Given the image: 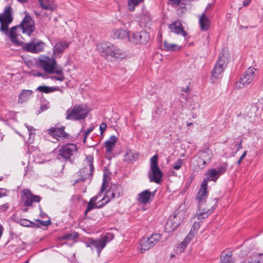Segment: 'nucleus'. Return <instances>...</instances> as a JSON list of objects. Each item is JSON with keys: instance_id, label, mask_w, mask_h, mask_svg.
Wrapping results in <instances>:
<instances>
[{"instance_id": "nucleus-1", "label": "nucleus", "mask_w": 263, "mask_h": 263, "mask_svg": "<svg viewBox=\"0 0 263 263\" xmlns=\"http://www.w3.org/2000/svg\"><path fill=\"white\" fill-rule=\"evenodd\" d=\"M97 50L106 59H123L126 57V53L122 49L109 42L98 44Z\"/></svg>"}, {"instance_id": "nucleus-2", "label": "nucleus", "mask_w": 263, "mask_h": 263, "mask_svg": "<svg viewBox=\"0 0 263 263\" xmlns=\"http://www.w3.org/2000/svg\"><path fill=\"white\" fill-rule=\"evenodd\" d=\"M89 110L85 105H76L68 109L66 112V119L69 120H81L85 119Z\"/></svg>"}, {"instance_id": "nucleus-3", "label": "nucleus", "mask_w": 263, "mask_h": 263, "mask_svg": "<svg viewBox=\"0 0 263 263\" xmlns=\"http://www.w3.org/2000/svg\"><path fill=\"white\" fill-rule=\"evenodd\" d=\"M158 156L155 155L150 159L151 172L148 175L149 181L156 183H159L162 178L163 173L159 167L158 164Z\"/></svg>"}, {"instance_id": "nucleus-4", "label": "nucleus", "mask_w": 263, "mask_h": 263, "mask_svg": "<svg viewBox=\"0 0 263 263\" xmlns=\"http://www.w3.org/2000/svg\"><path fill=\"white\" fill-rule=\"evenodd\" d=\"M108 242V237L104 235L98 239L89 238L87 241L85 242V245L92 250L96 249L98 255L99 256L102 250L105 247Z\"/></svg>"}, {"instance_id": "nucleus-5", "label": "nucleus", "mask_w": 263, "mask_h": 263, "mask_svg": "<svg viewBox=\"0 0 263 263\" xmlns=\"http://www.w3.org/2000/svg\"><path fill=\"white\" fill-rule=\"evenodd\" d=\"M86 160L88 166H85L80 171L81 177L80 178L75 180L74 184L80 182L84 181L87 179H91L92 177L94 166L93 164V158L91 155H88L86 157Z\"/></svg>"}, {"instance_id": "nucleus-6", "label": "nucleus", "mask_w": 263, "mask_h": 263, "mask_svg": "<svg viewBox=\"0 0 263 263\" xmlns=\"http://www.w3.org/2000/svg\"><path fill=\"white\" fill-rule=\"evenodd\" d=\"M256 69L250 67L243 73L239 81L235 83V88H242L249 84L253 80Z\"/></svg>"}, {"instance_id": "nucleus-7", "label": "nucleus", "mask_w": 263, "mask_h": 263, "mask_svg": "<svg viewBox=\"0 0 263 263\" xmlns=\"http://www.w3.org/2000/svg\"><path fill=\"white\" fill-rule=\"evenodd\" d=\"M24 51L32 53H38L44 51L45 43L38 40H34L29 43H25L22 45Z\"/></svg>"}, {"instance_id": "nucleus-8", "label": "nucleus", "mask_w": 263, "mask_h": 263, "mask_svg": "<svg viewBox=\"0 0 263 263\" xmlns=\"http://www.w3.org/2000/svg\"><path fill=\"white\" fill-rule=\"evenodd\" d=\"M13 21L12 9L10 6L7 7L0 14L1 31H6L9 24Z\"/></svg>"}, {"instance_id": "nucleus-9", "label": "nucleus", "mask_w": 263, "mask_h": 263, "mask_svg": "<svg viewBox=\"0 0 263 263\" xmlns=\"http://www.w3.org/2000/svg\"><path fill=\"white\" fill-rule=\"evenodd\" d=\"M22 200L25 206H32L34 202H40L42 197L39 195H33L29 189H24L22 191Z\"/></svg>"}, {"instance_id": "nucleus-10", "label": "nucleus", "mask_w": 263, "mask_h": 263, "mask_svg": "<svg viewBox=\"0 0 263 263\" xmlns=\"http://www.w3.org/2000/svg\"><path fill=\"white\" fill-rule=\"evenodd\" d=\"M17 26L18 28L22 29L23 33L27 34L29 36L35 29L34 21L28 14H26L21 23Z\"/></svg>"}, {"instance_id": "nucleus-11", "label": "nucleus", "mask_w": 263, "mask_h": 263, "mask_svg": "<svg viewBox=\"0 0 263 263\" xmlns=\"http://www.w3.org/2000/svg\"><path fill=\"white\" fill-rule=\"evenodd\" d=\"M78 148L76 144L69 143L62 146L59 150V156H61L65 161H71V157L77 151Z\"/></svg>"}, {"instance_id": "nucleus-12", "label": "nucleus", "mask_w": 263, "mask_h": 263, "mask_svg": "<svg viewBox=\"0 0 263 263\" xmlns=\"http://www.w3.org/2000/svg\"><path fill=\"white\" fill-rule=\"evenodd\" d=\"M123 192L122 187L119 185H111L110 189L107 191L105 196L101 199L105 201L103 204H107L111 199L119 197Z\"/></svg>"}, {"instance_id": "nucleus-13", "label": "nucleus", "mask_w": 263, "mask_h": 263, "mask_svg": "<svg viewBox=\"0 0 263 263\" xmlns=\"http://www.w3.org/2000/svg\"><path fill=\"white\" fill-rule=\"evenodd\" d=\"M44 57L43 59L40 60V66L46 72L53 73L54 70L57 69L60 66L57 65L54 58Z\"/></svg>"}, {"instance_id": "nucleus-14", "label": "nucleus", "mask_w": 263, "mask_h": 263, "mask_svg": "<svg viewBox=\"0 0 263 263\" xmlns=\"http://www.w3.org/2000/svg\"><path fill=\"white\" fill-rule=\"evenodd\" d=\"M149 39V33L145 31L134 32L128 37L129 42L135 44H145Z\"/></svg>"}, {"instance_id": "nucleus-15", "label": "nucleus", "mask_w": 263, "mask_h": 263, "mask_svg": "<svg viewBox=\"0 0 263 263\" xmlns=\"http://www.w3.org/2000/svg\"><path fill=\"white\" fill-rule=\"evenodd\" d=\"M65 127L62 126L60 127H52L48 129V133L52 137L55 138L59 141L68 139L69 135L65 132Z\"/></svg>"}, {"instance_id": "nucleus-16", "label": "nucleus", "mask_w": 263, "mask_h": 263, "mask_svg": "<svg viewBox=\"0 0 263 263\" xmlns=\"http://www.w3.org/2000/svg\"><path fill=\"white\" fill-rule=\"evenodd\" d=\"M161 235L155 233L153 234L147 239H142L141 242V251L148 250L156 245L160 240Z\"/></svg>"}, {"instance_id": "nucleus-17", "label": "nucleus", "mask_w": 263, "mask_h": 263, "mask_svg": "<svg viewBox=\"0 0 263 263\" xmlns=\"http://www.w3.org/2000/svg\"><path fill=\"white\" fill-rule=\"evenodd\" d=\"M213 210H211L209 207L206 205V202H203L202 205L200 203H198V210L195 215V217L198 220H202L209 217L212 212Z\"/></svg>"}, {"instance_id": "nucleus-18", "label": "nucleus", "mask_w": 263, "mask_h": 263, "mask_svg": "<svg viewBox=\"0 0 263 263\" xmlns=\"http://www.w3.org/2000/svg\"><path fill=\"white\" fill-rule=\"evenodd\" d=\"M207 189L208 185L206 184V181L203 180L196 196L197 203H200L201 205H202V203L206 201L209 194Z\"/></svg>"}, {"instance_id": "nucleus-19", "label": "nucleus", "mask_w": 263, "mask_h": 263, "mask_svg": "<svg viewBox=\"0 0 263 263\" xmlns=\"http://www.w3.org/2000/svg\"><path fill=\"white\" fill-rule=\"evenodd\" d=\"M197 156V162L199 163L198 166L202 168L205 164L210 163L212 154L210 151H201L198 153Z\"/></svg>"}, {"instance_id": "nucleus-20", "label": "nucleus", "mask_w": 263, "mask_h": 263, "mask_svg": "<svg viewBox=\"0 0 263 263\" xmlns=\"http://www.w3.org/2000/svg\"><path fill=\"white\" fill-rule=\"evenodd\" d=\"M18 28V26H15L11 27L9 30L7 28L6 31L2 32L9 37L10 41L14 45L21 46L23 44V42L20 41L18 39V34L17 33V29Z\"/></svg>"}, {"instance_id": "nucleus-21", "label": "nucleus", "mask_w": 263, "mask_h": 263, "mask_svg": "<svg viewBox=\"0 0 263 263\" xmlns=\"http://www.w3.org/2000/svg\"><path fill=\"white\" fill-rule=\"evenodd\" d=\"M169 28L172 32L177 34H181L184 37L187 35V33L184 30L183 27L179 21L176 20L172 22L170 25Z\"/></svg>"}, {"instance_id": "nucleus-22", "label": "nucleus", "mask_w": 263, "mask_h": 263, "mask_svg": "<svg viewBox=\"0 0 263 263\" xmlns=\"http://www.w3.org/2000/svg\"><path fill=\"white\" fill-rule=\"evenodd\" d=\"M156 191L154 193H151L148 190L143 191L138 195V201L143 204L149 203L151 198H153L155 196Z\"/></svg>"}, {"instance_id": "nucleus-23", "label": "nucleus", "mask_w": 263, "mask_h": 263, "mask_svg": "<svg viewBox=\"0 0 263 263\" xmlns=\"http://www.w3.org/2000/svg\"><path fill=\"white\" fill-rule=\"evenodd\" d=\"M228 57V51L226 50H223L219 54L217 62L215 66L218 68H222L223 70H224L227 65Z\"/></svg>"}, {"instance_id": "nucleus-24", "label": "nucleus", "mask_w": 263, "mask_h": 263, "mask_svg": "<svg viewBox=\"0 0 263 263\" xmlns=\"http://www.w3.org/2000/svg\"><path fill=\"white\" fill-rule=\"evenodd\" d=\"M200 228V224L199 222H195L194 223L192 228L189 234L185 238L184 240L181 242V246L183 248H186L187 245L190 242L191 239L193 238L194 232L198 230Z\"/></svg>"}, {"instance_id": "nucleus-25", "label": "nucleus", "mask_w": 263, "mask_h": 263, "mask_svg": "<svg viewBox=\"0 0 263 263\" xmlns=\"http://www.w3.org/2000/svg\"><path fill=\"white\" fill-rule=\"evenodd\" d=\"M235 261V259L232 257V253L231 251L224 250L221 253L220 263H234Z\"/></svg>"}, {"instance_id": "nucleus-26", "label": "nucleus", "mask_w": 263, "mask_h": 263, "mask_svg": "<svg viewBox=\"0 0 263 263\" xmlns=\"http://www.w3.org/2000/svg\"><path fill=\"white\" fill-rule=\"evenodd\" d=\"M199 23L201 30L206 31L210 27V21L205 13H202L199 18Z\"/></svg>"}, {"instance_id": "nucleus-27", "label": "nucleus", "mask_w": 263, "mask_h": 263, "mask_svg": "<svg viewBox=\"0 0 263 263\" xmlns=\"http://www.w3.org/2000/svg\"><path fill=\"white\" fill-rule=\"evenodd\" d=\"M33 91L29 89H23L18 95V101L23 103L28 101L32 96Z\"/></svg>"}, {"instance_id": "nucleus-28", "label": "nucleus", "mask_w": 263, "mask_h": 263, "mask_svg": "<svg viewBox=\"0 0 263 263\" xmlns=\"http://www.w3.org/2000/svg\"><path fill=\"white\" fill-rule=\"evenodd\" d=\"M112 37L114 39H123L130 36L128 32L121 28L114 29L112 31Z\"/></svg>"}, {"instance_id": "nucleus-29", "label": "nucleus", "mask_w": 263, "mask_h": 263, "mask_svg": "<svg viewBox=\"0 0 263 263\" xmlns=\"http://www.w3.org/2000/svg\"><path fill=\"white\" fill-rule=\"evenodd\" d=\"M117 141V138L116 136H111L105 142V148L107 154L111 153L115 144Z\"/></svg>"}, {"instance_id": "nucleus-30", "label": "nucleus", "mask_w": 263, "mask_h": 263, "mask_svg": "<svg viewBox=\"0 0 263 263\" xmlns=\"http://www.w3.org/2000/svg\"><path fill=\"white\" fill-rule=\"evenodd\" d=\"M206 175L207 177L204 178L203 180L206 181V185H208L209 181L215 182L219 176L215 168L209 169L206 172Z\"/></svg>"}, {"instance_id": "nucleus-31", "label": "nucleus", "mask_w": 263, "mask_h": 263, "mask_svg": "<svg viewBox=\"0 0 263 263\" xmlns=\"http://www.w3.org/2000/svg\"><path fill=\"white\" fill-rule=\"evenodd\" d=\"M68 46L66 42H60L57 43L53 47V54L54 55H58L62 53L65 49Z\"/></svg>"}, {"instance_id": "nucleus-32", "label": "nucleus", "mask_w": 263, "mask_h": 263, "mask_svg": "<svg viewBox=\"0 0 263 263\" xmlns=\"http://www.w3.org/2000/svg\"><path fill=\"white\" fill-rule=\"evenodd\" d=\"M138 158V155L130 149H126L124 155V161L127 162L135 161Z\"/></svg>"}, {"instance_id": "nucleus-33", "label": "nucleus", "mask_w": 263, "mask_h": 263, "mask_svg": "<svg viewBox=\"0 0 263 263\" xmlns=\"http://www.w3.org/2000/svg\"><path fill=\"white\" fill-rule=\"evenodd\" d=\"M100 195L98 194V195L95 196L90 199V201H89L87 204V209L85 211V214H86L88 212H89L92 209H93L96 208H101L105 205L103 204V203L101 205L98 206L96 205V202L98 200V197H100Z\"/></svg>"}, {"instance_id": "nucleus-34", "label": "nucleus", "mask_w": 263, "mask_h": 263, "mask_svg": "<svg viewBox=\"0 0 263 263\" xmlns=\"http://www.w3.org/2000/svg\"><path fill=\"white\" fill-rule=\"evenodd\" d=\"M41 7L43 9L53 10L55 6L51 0H39Z\"/></svg>"}, {"instance_id": "nucleus-35", "label": "nucleus", "mask_w": 263, "mask_h": 263, "mask_svg": "<svg viewBox=\"0 0 263 263\" xmlns=\"http://www.w3.org/2000/svg\"><path fill=\"white\" fill-rule=\"evenodd\" d=\"M59 90L60 87H50L45 85L40 86L36 88V90L39 91V92H44L45 93H51L56 90Z\"/></svg>"}, {"instance_id": "nucleus-36", "label": "nucleus", "mask_w": 263, "mask_h": 263, "mask_svg": "<svg viewBox=\"0 0 263 263\" xmlns=\"http://www.w3.org/2000/svg\"><path fill=\"white\" fill-rule=\"evenodd\" d=\"M53 73L57 74L58 76H51L50 78L52 80H56L62 82L65 79V78L64 76L63 69L61 67H59V68H57V69L54 70Z\"/></svg>"}, {"instance_id": "nucleus-37", "label": "nucleus", "mask_w": 263, "mask_h": 263, "mask_svg": "<svg viewBox=\"0 0 263 263\" xmlns=\"http://www.w3.org/2000/svg\"><path fill=\"white\" fill-rule=\"evenodd\" d=\"M164 50L167 51H175L179 50L180 46L175 44H171L166 41L163 43Z\"/></svg>"}, {"instance_id": "nucleus-38", "label": "nucleus", "mask_w": 263, "mask_h": 263, "mask_svg": "<svg viewBox=\"0 0 263 263\" xmlns=\"http://www.w3.org/2000/svg\"><path fill=\"white\" fill-rule=\"evenodd\" d=\"M144 0H128L127 9L129 11L133 12L135 10V7L138 6Z\"/></svg>"}, {"instance_id": "nucleus-39", "label": "nucleus", "mask_w": 263, "mask_h": 263, "mask_svg": "<svg viewBox=\"0 0 263 263\" xmlns=\"http://www.w3.org/2000/svg\"><path fill=\"white\" fill-rule=\"evenodd\" d=\"M78 237V234L76 232H72L70 233H66L64 234L61 239L63 240H73Z\"/></svg>"}, {"instance_id": "nucleus-40", "label": "nucleus", "mask_w": 263, "mask_h": 263, "mask_svg": "<svg viewBox=\"0 0 263 263\" xmlns=\"http://www.w3.org/2000/svg\"><path fill=\"white\" fill-rule=\"evenodd\" d=\"M223 70L222 68H218L215 66L212 72V76L215 78H217L223 72Z\"/></svg>"}, {"instance_id": "nucleus-41", "label": "nucleus", "mask_w": 263, "mask_h": 263, "mask_svg": "<svg viewBox=\"0 0 263 263\" xmlns=\"http://www.w3.org/2000/svg\"><path fill=\"white\" fill-rule=\"evenodd\" d=\"M182 165H183L182 160L181 159H178L173 164V167L175 170H178L181 167Z\"/></svg>"}, {"instance_id": "nucleus-42", "label": "nucleus", "mask_w": 263, "mask_h": 263, "mask_svg": "<svg viewBox=\"0 0 263 263\" xmlns=\"http://www.w3.org/2000/svg\"><path fill=\"white\" fill-rule=\"evenodd\" d=\"M250 263H259L258 254H253L249 257Z\"/></svg>"}, {"instance_id": "nucleus-43", "label": "nucleus", "mask_w": 263, "mask_h": 263, "mask_svg": "<svg viewBox=\"0 0 263 263\" xmlns=\"http://www.w3.org/2000/svg\"><path fill=\"white\" fill-rule=\"evenodd\" d=\"M227 167V166L225 164L223 165L222 166L218 167L217 168H216V170L218 173V175L220 176L221 174H223L226 171Z\"/></svg>"}, {"instance_id": "nucleus-44", "label": "nucleus", "mask_w": 263, "mask_h": 263, "mask_svg": "<svg viewBox=\"0 0 263 263\" xmlns=\"http://www.w3.org/2000/svg\"><path fill=\"white\" fill-rule=\"evenodd\" d=\"M20 223L24 227H30L32 222L29 220L23 219L20 220Z\"/></svg>"}, {"instance_id": "nucleus-45", "label": "nucleus", "mask_w": 263, "mask_h": 263, "mask_svg": "<svg viewBox=\"0 0 263 263\" xmlns=\"http://www.w3.org/2000/svg\"><path fill=\"white\" fill-rule=\"evenodd\" d=\"M36 221L40 222V223L43 226H48L51 223V221L50 220L43 221L41 220L37 219Z\"/></svg>"}, {"instance_id": "nucleus-46", "label": "nucleus", "mask_w": 263, "mask_h": 263, "mask_svg": "<svg viewBox=\"0 0 263 263\" xmlns=\"http://www.w3.org/2000/svg\"><path fill=\"white\" fill-rule=\"evenodd\" d=\"M106 127H107L106 124L104 122L102 123L100 125V130L101 134H102L105 132V130H106Z\"/></svg>"}, {"instance_id": "nucleus-47", "label": "nucleus", "mask_w": 263, "mask_h": 263, "mask_svg": "<svg viewBox=\"0 0 263 263\" xmlns=\"http://www.w3.org/2000/svg\"><path fill=\"white\" fill-rule=\"evenodd\" d=\"M29 74L30 75H32L33 76L40 77L42 76V73L40 72H37L35 70H31L29 72Z\"/></svg>"}, {"instance_id": "nucleus-48", "label": "nucleus", "mask_w": 263, "mask_h": 263, "mask_svg": "<svg viewBox=\"0 0 263 263\" xmlns=\"http://www.w3.org/2000/svg\"><path fill=\"white\" fill-rule=\"evenodd\" d=\"M7 190L3 188H0V198L7 196Z\"/></svg>"}, {"instance_id": "nucleus-49", "label": "nucleus", "mask_w": 263, "mask_h": 263, "mask_svg": "<svg viewBox=\"0 0 263 263\" xmlns=\"http://www.w3.org/2000/svg\"><path fill=\"white\" fill-rule=\"evenodd\" d=\"M25 126L27 128L29 132V136H31V135L33 134V132L34 131V129L33 127L27 125L26 123L25 124Z\"/></svg>"}, {"instance_id": "nucleus-50", "label": "nucleus", "mask_w": 263, "mask_h": 263, "mask_svg": "<svg viewBox=\"0 0 263 263\" xmlns=\"http://www.w3.org/2000/svg\"><path fill=\"white\" fill-rule=\"evenodd\" d=\"M8 208H9L8 204L5 203L1 206L0 210H1L2 211L4 212V211H6L8 209Z\"/></svg>"}, {"instance_id": "nucleus-51", "label": "nucleus", "mask_w": 263, "mask_h": 263, "mask_svg": "<svg viewBox=\"0 0 263 263\" xmlns=\"http://www.w3.org/2000/svg\"><path fill=\"white\" fill-rule=\"evenodd\" d=\"M247 155V152L245 151L241 156L240 157L239 159L237 161V163L239 164L241 162L242 160L246 157Z\"/></svg>"}, {"instance_id": "nucleus-52", "label": "nucleus", "mask_w": 263, "mask_h": 263, "mask_svg": "<svg viewBox=\"0 0 263 263\" xmlns=\"http://www.w3.org/2000/svg\"><path fill=\"white\" fill-rule=\"evenodd\" d=\"M93 128L89 127L88 128L84 133V135H85V137H87L88 135L92 131Z\"/></svg>"}, {"instance_id": "nucleus-53", "label": "nucleus", "mask_w": 263, "mask_h": 263, "mask_svg": "<svg viewBox=\"0 0 263 263\" xmlns=\"http://www.w3.org/2000/svg\"><path fill=\"white\" fill-rule=\"evenodd\" d=\"M105 190V179L104 178L100 189V193L104 192Z\"/></svg>"}, {"instance_id": "nucleus-54", "label": "nucleus", "mask_w": 263, "mask_h": 263, "mask_svg": "<svg viewBox=\"0 0 263 263\" xmlns=\"http://www.w3.org/2000/svg\"><path fill=\"white\" fill-rule=\"evenodd\" d=\"M251 0H245L243 2V6L244 7H247L248 6V5H250V4L251 3Z\"/></svg>"}, {"instance_id": "nucleus-55", "label": "nucleus", "mask_w": 263, "mask_h": 263, "mask_svg": "<svg viewBox=\"0 0 263 263\" xmlns=\"http://www.w3.org/2000/svg\"><path fill=\"white\" fill-rule=\"evenodd\" d=\"M190 88L189 86H187L185 87L182 88V91L184 92H186V93H189L190 91Z\"/></svg>"}, {"instance_id": "nucleus-56", "label": "nucleus", "mask_w": 263, "mask_h": 263, "mask_svg": "<svg viewBox=\"0 0 263 263\" xmlns=\"http://www.w3.org/2000/svg\"><path fill=\"white\" fill-rule=\"evenodd\" d=\"M182 0H170V1L174 4L178 5Z\"/></svg>"}, {"instance_id": "nucleus-57", "label": "nucleus", "mask_w": 263, "mask_h": 263, "mask_svg": "<svg viewBox=\"0 0 263 263\" xmlns=\"http://www.w3.org/2000/svg\"><path fill=\"white\" fill-rule=\"evenodd\" d=\"M258 258L259 260V263H263V254H258Z\"/></svg>"}, {"instance_id": "nucleus-58", "label": "nucleus", "mask_w": 263, "mask_h": 263, "mask_svg": "<svg viewBox=\"0 0 263 263\" xmlns=\"http://www.w3.org/2000/svg\"><path fill=\"white\" fill-rule=\"evenodd\" d=\"M143 18H144V19L145 18L147 22H148V21H150V17H149V16L148 15L143 14V16L141 17V20Z\"/></svg>"}, {"instance_id": "nucleus-59", "label": "nucleus", "mask_w": 263, "mask_h": 263, "mask_svg": "<svg viewBox=\"0 0 263 263\" xmlns=\"http://www.w3.org/2000/svg\"><path fill=\"white\" fill-rule=\"evenodd\" d=\"M240 263H250L249 257L243 260Z\"/></svg>"}, {"instance_id": "nucleus-60", "label": "nucleus", "mask_w": 263, "mask_h": 263, "mask_svg": "<svg viewBox=\"0 0 263 263\" xmlns=\"http://www.w3.org/2000/svg\"><path fill=\"white\" fill-rule=\"evenodd\" d=\"M180 97H181L182 98H183V99H185V100H186V99H187V95H184V94H183V93L181 94Z\"/></svg>"}, {"instance_id": "nucleus-61", "label": "nucleus", "mask_w": 263, "mask_h": 263, "mask_svg": "<svg viewBox=\"0 0 263 263\" xmlns=\"http://www.w3.org/2000/svg\"><path fill=\"white\" fill-rule=\"evenodd\" d=\"M242 147V145H241V140L240 141L239 144L238 145V146H237V150L238 151L239 149L241 148Z\"/></svg>"}, {"instance_id": "nucleus-62", "label": "nucleus", "mask_w": 263, "mask_h": 263, "mask_svg": "<svg viewBox=\"0 0 263 263\" xmlns=\"http://www.w3.org/2000/svg\"><path fill=\"white\" fill-rule=\"evenodd\" d=\"M248 26H246V27H244L242 25H240L239 26V30H242V29H248Z\"/></svg>"}, {"instance_id": "nucleus-63", "label": "nucleus", "mask_w": 263, "mask_h": 263, "mask_svg": "<svg viewBox=\"0 0 263 263\" xmlns=\"http://www.w3.org/2000/svg\"><path fill=\"white\" fill-rule=\"evenodd\" d=\"M18 2L20 3H26L27 2V0H17Z\"/></svg>"}, {"instance_id": "nucleus-64", "label": "nucleus", "mask_w": 263, "mask_h": 263, "mask_svg": "<svg viewBox=\"0 0 263 263\" xmlns=\"http://www.w3.org/2000/svg\"><path fill=\"white\" fill-rule=\"evenodd\" d=\"M193 125V123L192 122H187L186 123V126H190L191 125Z\"/></svg>"}]
</instances>
